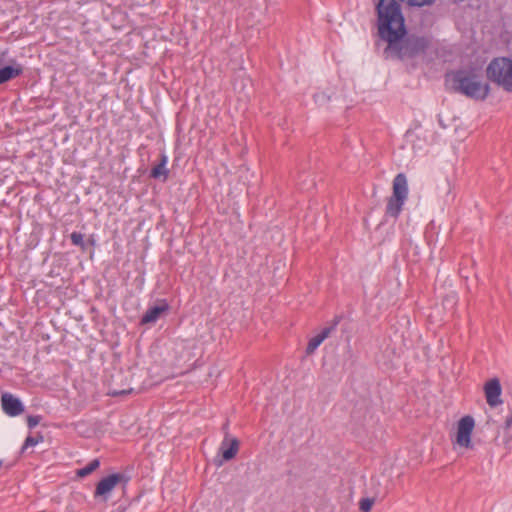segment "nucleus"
I'll return each instance as SVG.
<instances>
[{"label": "nucleus", "instance_id": "nucleus-1", "mask_svg": "<svg viewBox=\"0 0 512 512\" xmlns=\"http://www.w3.org/2000/svg\"><path fill=\"white\" fill-rule=\"evenodd\" d=\"M375 13L378 36L386 43L383 58L416 68L417 60L427 54L430 39L409 33L401 4L397 0H378Z\"/></svg>", "mask_w": 512, "mask_h": 512}, {"label": "nucleus", "instance_id": "nucleus-2", "mask_svg": "<svg viewBox=\"0 0 512 512\" xmlns=\"http://www.w3.org/2000/svg\"><path fill=\"white\" fill-rule=\"evenodd\" d=\"M452 89L454 92L475 100H485L490 93L488 83L482 81V75L474 68L453 71Z\"/></svg>", "mask_w": 512, "mask_h": 512}, {"label": "nucleus", "instance_id": "nucleus-3", "mask_svg": "<svg viewBox=\"0 0 512 512\" xmlns=\"http://www.w3.org/2000/svg\"><path fill=\"white\" fill-rule=\"evenodd\" d=\"M487 78L505 91L512 93V60L497 57L491 60L486 68Z\"/></svg>", "mask_w": 512, "mask_h": 512}, {"label": "nucleus", "instance_id": "nucleus-4", "mask_svg": "<svg viewBox=\"0 0 512 512\" xmlns=\"http://www.w3.org/2000/svg\"><path fill=\"white\" fill-rule=\"evenodd\" d=\"M392 190V196L387 200L385 215L397 219L408 197V183L404 173L394 177Z\"/></svg>", "mask_w": 512, "mask_h": 512}, {"label": "nucleus", "instance_id": "nucleus-5", "mask_svg": "<svg viewBox=\"0 0 512 512\" xmlns=\"http://www.w3.org/2000/svg\"><path fill=\"white\" fill-rule=\"evenodd\" d=\"M130 481V476L124 473H112L103 477L96 485L94 498L102 497L104 501L108 499L110 492L121 484L125 488Z\"/></svg>", "mask_w": 512, "mask_h": 512}, {"label": "nucleus", "instance_id": "nucleus-6", "mask_svg": "<svg viewBox=\"0 0 512 512\" xmlns=\"http://www.w3.org/2000/svg\"><path fill=\"white\" fill-rule=\"evenodd\" d=\"M475 426L474 418L470 415L462 417L457 426L456 443L459 446L471 448V435Z\"/></svg>", "mask_w": 512, "mask_h": 512}, {"label": "nucleus", "instance_id": "nucleus-7", "mask_svg": "<svg viewBox=\"0 0 512 512\" xmlns=\"http://www.w3.org/2000/svg\"><path fill=\"white\" fill-rule=\"evenodd\" d=\"M485 397L488 405L495 407L502 403L500 399L502 388L498 378H493L487 381L484 385Z\"/></svg>", "mask_w": 512, "mask_h": 512}, {"label": "nucleus", "instance_id": "nucleus-8", "mask_svg": "<svg viewBox=\"0 0 512 512\" xmlns=\"http://www.w3.org/2000/svg\"><path fill=\"white\" fill-rule=\"evenodd\" d=\"M3 411L10 417L20 415L24 411V405L19 398L10 393H4L1 397Z\"/></svg>", "mask_w": 512, "mask_h": 512}, {"label": "nucleus", "instance_id": "nucleus-9", "mask_svg": "<svg viewBox=\"0 0 512 512\" xmlns=\"http://www.w3.org/2000/svg\"><path fill=\"white\" fill-rule=\"evenodd\" d=\"M169 308V304L165 299L159 300L157 305L149 307L147 311L142 315L140 324L146 325L155 323L161 314L167 312Z\"/></svg>", "mask_w": 512, "mask_h": 512}, {"label": "nucleus", "instance_id": "nucleus-10", "mask_svg": "<svg viewBox=\"0 0 512 512\" xmlns=\"http://www.w3.org/2000/svg\"><path fill=\"white\" fill-rule=\"evenodd\" d=\"M340 322V317H335L333 324L322 329L320 333L312 337L306 347V354L311 355L321 345V343L334 331Z\"/></svg>", "mask_w": 512, "mask_h": 512}, {"label": "nucleus", "instance_id": "nucleus-11", "mask_svg": "<svg viewBox=\"0 0 512 512\" xmlns=\"http://www.w3.org/2000/svg\"><path fill=\"white\" fill-rule=\"evenodd\" d=\"M23 72V65L11 59L8 65L0 68V85L21 76Z\"/></svg>", "mask_w": 512, "mask_h": 512}, {"label": "nucleus", "instance_id": "nucleus-12", "mask_svg": "<svg viewBox=\"0 0 512 512\" xmlns=\"http://www.w3.org/2000/svg\"><path fill=\"white\" fill-rule=\"evenodd\" d=\"M240 442L237 438H230L228 433H226L224 440L220 445V451L222 457L225 461H229L233 459L239 450Z\"/></svg>", "mask_w": 512, "mask_h": 512}, {"label": "nucleus", "instance_id": "nucleus-13", "mask_svg": "<svg viewBox=\"0 0 512 512\" xmlns=\"http://www.w3.org/2000/svg\"><path fill=\"white\" fill-rule=\"evenodd\" d=\"M169 169L166 168L163 164L158 163L155 165L150 171V178L162 180L163 182L167 181L169 178Z\"/></svg>", "mask_w": 512, "mask_h": 512}, {"label": "nucleus", "instance_id": "nucleus-14", "mask_svg": "<svg viewBox=\"0 0 512 512\" xmlns=\"http://www.w3.org/2000/svg\"><path fill=\"white\" fill-rule=\"evenodd\" d=\"M100 467V460L98 458L90 461L85 467L76 470V476L84 478L94 472Z\"/></svg>", "mask_w": 512, "mask_h": 512}, {"label": "nucleus", "instance_id": "nucleus-15", "mask_svg": "<svg viewBox=\"0 0 512 512\" xmlns=\"http://www.w3.org/2000/svg\"><path fill=\"white\" fill-rule=\"evenodd\" d=\"M43 435L41 434H38L36 436H31L29 435L25 441H24V444L21 448V451L24 452L28 447H32V446H35L37 444H39L40 442L43 441Z\"/></svg>", "mask_w": 512, "mask_h": 512}, {"label": "nucleus", "instance_id": "nucleus-16", "mask_svg": "<svg viewBox=\"0 0 512 512\" xmlns=\"http://www.w3.org/2000/svg\"><path fill=\"white\" fill-rule=\"evenodd\" d=\"M71 243L75 246L81 247L82 250H85V242H84V236L80 232H72L70 235Z\"/></svg>", "mask_w": 512, "mask_h": 512}, {"label": "nucleus", "instance_id": "nucleus-17", "mask_svg": "<svg viewBox=\"0 0 512 512\" xmlns=\"http://www.w3.org/2000/svg\"><path fill=\"white\" fill-rule=\"evenodd\" d=\"M374 504V500L371 498H363L359 502V508L362 512H370L372 506Z\"/></svg>", "mask_w": 512, "mask_h": 512}, {"label": "nucleus", "instance_id": "nucleus-18", "mask_svg": "<svg viewBox=\"0 0 512 512\" xmlns=\"http://www.w3.org/2000/svg\"><path fill=\"white\" fill-rule=\"evenodd\" d=\"M42 419L41 415H29L27 417V426L29 429L36 427Z\"/></svg>", "mask_w": 512, "mask_h": 512}, {"label": "nucleus", "instance_id": "nucleus-19", "mask_svg": "<svg viewBox=\"0 0 512 512\" xmlns=\"http://www.w3.org/2000/svg\"><path fill=\"white\" fill-rule=\"evenodd\" d=\"M409 6L422 7L425 5H431L435 0H406Z\"/></svg>", "mask_w": 512, "mask_h": 512}, {"label": "nucleus", "instance_id": "nucleus-20", "mask_svg": "<svg viewBox=\"0 0 512 512\" xmlns=\"http://www.w3.org/2000/svg\"><path fill=\"white\" fill-rule=\"evenodd\" d=\"M511 426H512V408H509V413L505 417L504 428L505 429H510Z\"/></svg>", "mask_w": 512, "mask_h": 512}, {"label": "nucleus", "instance_id": "nucleus-21", "mask_svg": "<svg viewBox=\"0 0 512 512\" xmlns=\"http://www.w3.org/2000/svg\"><path fill=\"white\" fill-rule=\"evenodd\" d=\"M159 163H160V164H163L164 166H166V165H167V163H168V157H167V155L165 154V152H162V153L160 154V161H159Z\"/></svg>", "mask_w": 512, "mask_h": 512}, {"label": "nucleus", "instance_id": "nucleus-22", "mask_svg": "<svg viewBox=\"0 0 512 512\" xmlns=\"http://www.w3.org/2000/svg\"><path fill=\"white\" fill-rule=\"evenodd\" d=\"M126 391H121V392H113L112 395L113 396H116V395H120V394H125Z\"/></svg>", "mask_w": 512, "mask_h": 512}, {"label": "nucleus", "instance_id": "nucleus-23", "mask_svg": "<svg viewBox=\"0 0 512 512\" xmlns=\"http://www.w3.org/2000/svg\"><path fill=\"white\" fill-rule=\"evenodd\" d=\"M454 3H461L463 2L464 0H452Z\"/></svg>", "mask_w": 512, "mask_h": 512}, {"label": "nucleus", "instance_id": "nucleus-24", "mask_svg": "<svg viewBox=\"0 0 512 512\" xmlns=\"http://www.w3.org/2000/svg\"><path fill=\"white\" fill-rule=\"evenodd\" d=\"M3 466V461L0 460V468Z\"/></svg>", "mask_w": 512, "mask_h": 512}]
</instances>
